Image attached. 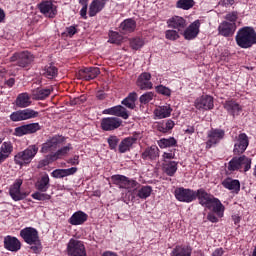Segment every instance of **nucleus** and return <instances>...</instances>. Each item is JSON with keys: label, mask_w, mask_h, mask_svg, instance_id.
<instances>
[{"label": "nucleus", "mask_w": 256, "mask_h": 256, "mask_svg": "<svg viewBox=\"0 0 256 256\" xmlns=\"http://www.w3.org/2000/svg\"><path fill=\"white\" fill-rule=\"evenodd\" d=\"M196 197L198 198L200 205L207 209H212L213 213H216L217 217H223V213H225V206H223L219 199L213 197V195L207 193L204 189L197 190Z\"/></svg>", "instance_id": "f257e3e1"}, {"label": "nucleus", "mask_w": 256, "mask_h": 256, "mask_svg": "<svg viewBox=\"0 0 256 256\" xmlns=\"http://www.w3.org/2000/svg\"><path fill=\"white\" fill-rule=\"evenodd\" d=\"M235 41L241 49H249L256 44V32L253 27L244 26L240 28L235 36Z\"/></svg>", "instance_id": "f03ea898"}, {"label": "nucleus", "mask_w": 256, "mask_h": 256, "mask_svg": "<svg viewBox=\"0 0 256 256\" xmlns=\"http://www.w3.org/2000/svg\"><path fill=\"white\" fill-rule=\"evenodd\" d=\"M20 236L28 245H31L30 249L34 253H40L42 246L39 239V232L32 227L24 228L20 231Z\"/></svg>", "instance_id": "7ed1b4c3"}, {"label": "nucleus", "mask_w": 256, "mask_h": 256, "mask_svg": "<svg viewBox=\"0 0 256 256\" xmlns=\"http://www.w3.org/2000/svg\"><path fill=\"white\" fill-rule=\"evenodd\" d=\"M66 253L68 256H87L85 242L77 238H71L67 243Z\"/></svg>", "instance_id": "20e7f679"}, {"label": "nucleus", "mask_w": 256, "mask_h": 256, "mask_svg": "<svg viewBox=\"0 0 256 256\" xmlns=\"http://www.w3.org/2000/svg\"><path fill=\"white\" fill-rule=\"evenodd\" d=\"M38 151V147H36L35 145H31L24 151L19 152L14 157L16 165L23 166L31 163V161H33V158L37 155Z\"/></svg>", "instance_id": "39448f33"}, {"label": "nucleus", "mask_w": 256, "mask_h": 256, "mask_svg": "<svg viewBox=\"0 0 256 256\" xmlns=\"http://www.w3.org/2000/svg\"><path fill=\"white\" fill-rule=\"evenodd\" d=\"M33 59V54H31L29 51L17 52L10 57L11 63L16 62V65L22 68L29 67V65L33 63Z\"/></svg>", "instance_id": "423d86ee"}, {"label": "nucleus", "mask_w": 256, "mask_h": 256, "mask_svg": "<svg viewBox=\"0 0 256 256\" xmlns=\"http://www.w3.org/2000/svg\"><path fill=\"white\" fill-rule=\"evenodd\" d=\"M174 195L176 199L182 203H191L197 199V192L183 187L177 188Z\"/></svg>", "instance_id": "0eeeda50"}, {"label": "nucleus", "mask_w": 256, "mask_h": 256, "mask_svg": "<svg viewBox=\"0 0 256 256\" xmlns=\"http://www.w3.org/2000/svg\"><path fill=\"white\" fill-rule=\"evenodd\" d=\"M36 117H39V112L29 108L13 112L10 115L11 121L14 122L27 121V119H36Z\"/></svg>", "instance_id": "6e6552de"}, {"label": "nucleus", "mask_w": 256, "mask_h": 256, "mask_svg": "<svg viewBox=\"0 0 256 256\" xmlns=\"http://www.w3.org/2000/svg\"><path fill=\"white\" fill-rule=\"evenodd\" d=\"M64 141L65 137L63 136H53L42 144L41 153H53V151H56L57 147Z\"/></svg>", "instance_id": "1a4fd4ad"}, {"label": "nucleus", "mask_w": 256, "mask_h": 256, "mask_svg": "<svg viewBox=\"0 0 256 256\" xmlns=\"http://www.w3.org/2000/svg\"><path fill=\"white\" fill-rule=\"evenodd\" d=\"M237 31V23L222 21L218 26V35L221 37H233Z\"/></svg>", "instance_id": "9d476101"}, {"label": "nucleus", "mask_w": 256, "mask_h": 256, "mask_svg": "<svg viewBox=\"0 0 256 256\" xmlns=\"http://www.w3.org/2000/svg\"><path fill=\"white\" fill-rule=\"evenodd\" d=\"M200 27H201V22L199 20H196L193 23H191L187 28H185L183 32H181V35H183L186 41H191L197 38V35H199Z\"/></svg>", "instance_id": "9b49d317"}, {"label": "nucleus", "mask_w": 256, "mask_h": 256, "mask_svg": "<svg viewBox=\"0 0 256 256\" xmlns=\"http://www.w3.org/2000/svg\"><path fill=\"white\" fill-rule=\"evenodd\" d=\"M21 185H23V180L16 179L13 185L10 186L9 194L13 201H22L27 195L21 192Z\"/></svg>", "instance_id": "f8f14e48"}, {"label": "nucleus", "mask_w": 256, "mask_h": 256, "mask_svg": "<svg viewBox=\"0 0 256 256\" xmlns=\"http://www.w3.org/2000/svg\"><path fill=\"white\" fill-rule=\"evenodd\" d=\"M101 70L98 67H88L79 70L77 77L78 79H84V81H91L96 79L98 75H100Z\"/></svg>", "instance_id": "ddd939ff"}, {"label": "nucleus", "mask_w": 256, "mask_h": 256, "mask_svg": "<svg viewBox=\"0 0 256 256\" xmlns=\"http://www.w3.org/2000/svg\"><path fill=\"white\" fill-rule=\"evenodd\" d=\"M247 147H249V137L245 133L239 134L237 142L234 144L235 155H241V153H245V151H247Z\"/></svg>", "instance_id": "4468645a"}, {"label": "nucleus", "mask_w": 256, "mask_h": 256, "mask_svg": "<svg viewBox=\"0 0 256 256\" xmlns=\"http://www.w3.org/2000/svg\"><path fill=\"white\" fill-rule=\"evenodd\" d=\"M168 27L175 29L179 33H183L187 29V20L181 16H174L167 21Z\"/></svg>", "instance_id": "2eb2a0df"}, {"label": "nucleus", "mask_w": 256, "mask_h": 256, "mask_svg": "<svg viewBox=\"0 0 256 256\" xmlns=\"http://www.w3.org/2000/svg\"><path fill=\"white\" fill-rule=\"evenodd\" d=\"M225 136L223 130L214 129L208 132V140L206 142V149H211L213 145H217L221 139Z\"/></svg>", "instance_id": "dca6fc26"}, {"label": "nucleus", "mask_w": 256, "mask_h": 256, "mask_svg": "<svg viewBox=\"0 0 256 256\" xmlns=\"http://www.w3.org/2000/svg\"><path fill=\"white\" fill-rule=\"evenodd\" d=\"M73 149V146L71 144H67V146H64L57 150L56 153L50 154L46 156V158L43 160L44 165H49V163H53V161H57L60 157H63L69 153Z\"/></svg>", "instance_id": "f3484780"}, {"label": "nucleus", "mask_w": 256, "mask_h": 256, "mask_svg": "<svg viewBox=\"0 0 256 256\" xmlns=\"http://www.w3.org/2000/svg\"><path fill=\"white\" fill-rule=\"evenodd\" d=\"M38 8L40 9V13L46 15V17H49L50 19H53V17L57 15V7H55L51 1H44L40 3Z\"/></svg>", "instance_id": "a211bd4d"}, {"label": "nucleus", "mask_w": 256, "mask_h": 256, "mask_svg": "<svg viewBox=\"0 0 256 256\" xmlns=\"http://www.w3.org/2000/svg\"><path fill=\"white\" fill-rule=\"evenodd\" d=\"M223 107L229 115H232V117H237L243 113V107L239 105L235 100H227L223 104Z\"/></svg>", "instance_id": "6ab92c4d"}, {"label": "nucleus", "mask_w": 256, "mask_h": 256, "mask_svg": "<svg viewBox=\"0 0 256 256\" xmlns=\"http://www.w3.org/2000/svg\"><path fill=\"white\" fill-rule=\"evenodd\" d=\"M196 109H205V111H209L213 109V97L209 95H204L195 100Z\"/></svg>", "instance_id": "aec40b11"}, {"label": "nucleus", "mask_w": 256, "mask_h": 256, "mask_svg": "<svg viewBox=\"0 0 256 256\" xmlns=\"http://www.w3.org/2000/svg\"><path fill=\"white\" fill-rule=\"evenodd\" d=\"M136 85L142 91H147V89H153V83L151 82V74L147 72L142 73L138 77Z\"/></svg>", "instance_id": "412c9836"}, {"label": "nucleus", "mask_w": 256, "mask_h": 256, "mask_svg": "<svg viewBox=\"0 0 256 256\" xmlns=\"http://www.w3.org/2000/svg\"><path fill=\"white\" fill-rule=\"evenodd\" d=\"M103 114L115 115L116 117H122V119H129V113L127 112V109L121 105L105 109Z\"/></svg>", "instance_id": "4be33fe9"}, {"label": "nucleus", "mask_w": 256, "mask_h": 256, "mask_svg": "<svg viewBox=\"0 0 256 256\" xmlns=\"http://www.w3.org/2000/svg\"><path fill=\"white\" fill-rule=\"evenodd\" d=\"M107 1L109 0H93L89 6V11H88L89 17H95L97 13H101V11L105 9V5H107Z\"/></svg>", "instance_id": "5701e85b"}, {"label": "nucleus", "mask_w": 256, "mask_h": 256, "mask_svg": "<svg viewBox=\"0 0 256 256\" xmlns=\"http://www.w3.org/2000/svg\"><path fill=\"white\" fill-rule=\"evenodd\" d=\"M123 121L117 117H108L101 120L102 129H119Z\"/></svg>", "instance_id": "b1692460"}, {"label": "nucleus", "mask_w": 256, "mask_h": 256, "mask_svg": "<svg viewBox=\"0 0 256 256\" xmlns=\"http://www.w3.org/2000/svg\"><path fill=\"white\" fill-rule=\"evenodd\" d=\"M4 247L8 251L17 252L21 249V241L13 236H6L4 238Z\"/></svg>", "instance_id": "393cba45"}, {"label": "nucleus", "mask_w": 256, "mask_h": 256, "mask_svg": "<svg viewBox=\"0 0 256 256\" xmlns=\"http://www.w3.org/2000/svg\"><path fill=\"white\" fill-rule=\"evenodd\" d=\"M51 88H35L32 90V99L35 101H43L51 95Z\"/></svg>", "instance_id": "a878e982"}, {"label": "nucleus", "mask_w": 256, "mask_h": 256, "mask_svg": "<svg viewBox=\"0 0 256 256\" xmlns=\"http://www.w3.org/2000/svg\"><path fill=\"white\" fill-rule=\"evenodd\" d=\"M173 112V109L171 108V105L167 104L164 106H158L154 110L155 117H158V119H167V117H171V113Z\"/></svg>", "instance_id": "bb28decb"}, {"label": "nucleus", "mask_w": 256, "mask_h": 256, "mask_svg": "<svg viewBox=\"0 0 256 256\" xmlns=\"http://www.w3.org/2000/svg\"><path fill=\"white\" fill-rule=\"evenodd\" d=\"M75 173H77V167L56 169L51 173V175L54 179H63V177H69V175H75Z\"/></svg>", "instance_id": "cd10ccee"}, {"label": "nucleus", "mask_w": 256, "mask_h": 256, "mask_svg": "<svg viewBox=\"0 0 256 256\" xmlns=\"http://www.w3.org/2000/svg\"><path fill=\"white\" fill-rule=\"evenodd\" d=\"M37 191H41V193H47L49 191V187H51L49 175L44 174L41 178L36 182L35 185Z\"/></svg>", "instance_id": "c85d7f7f"}, {"label": "nucleus", "mask_w": 256, "mask_h": 256, "mask_svg": "<svg viewBox=\"0 0 256 256\" xmlns=\"http://www.w3.org/2000/svg\"><path fill=\"white\" fill-rule=\"evenodd\" d=\"M87 218L88 216L85 212L77 211L69 218L68 223H70V225H83V223L87 221Z\"/></svg>", "instance_id": "c756f323"}, {"label": "nucleus", "mask_w": 256, "mask_h": 256, "mask_svg": "<svg viewBox=\"0 0 256 256\" xmlns=\"http://www.w3.org/2000/svg\"><path fill=\"white\" fill-rule=\"evenodd\" d=\"M11 153H13V144L11 142H4L0 148V163H4L9 159Z\"/></svg>", "instance_id": "7c9ffc66"}, {"label": "nucleus", "mask_w": 256, "mask_h": 256, "mask_svg": "<svg viewBox=\"0 0 256 256\" xmlns=\"http://www.w3.org/2000/svg\"><path fill=\"white\" fill-rule=\"evenodd\" d=\"M159 157V148L155 145L150 146L144 150L142 153V159H149L150 161H155Z\"/></svg>", "instance_id": "2f4dec72"}, {"label": "nucleus", "mask_w": 256, "mask_h": 256, "mask_svg": "<svg viewBox=\"0 0 256 256\" xmlns=\"http://www.w3.org/2000/svg\"><path fill=\"white\" fill-rule=\"evenodd\" d=\"M16 107H20V109H25L26 107H29L31 105V97H29V94L27 92L21 93L16 98Z\"/></svg>", "instance_id": "473e14b6"}, {"label": "nucleus", "mask_w": 256, "mask_h": 256, "mask_svg": "<svg viewBox=\"0 0 256 256\" xmlns=\"http://www.w3.org/2000/svg\"><path fill=\"white\" fill-rule=\"evenodd\" d=\"M135 27H137V22L133 19H126L120 24V29L124 34L133 33Z\"/></svg>", "instance_id": "72a5a7b5"}, {"label": "nucleus", "mask_w": 256, "mask_h": 256, "mask_svg": "<svg viewBox=\"0 0 256 256\" xmlns=\"http://www.w3.org/2000/svg\"><path fill=\"white\" fill-rule=\"evenodd\" d=\"M177 165L178 163L175 161H165L163 164V171L168 175L169 177H173L175 173H177Z\"/></svg>", "instance_id": "f704fd0d"}, {"label": "nucleus", "mask_w": 256, "mask_h": 256, "mask_svg": "<svg viewBox=\"0 0 256 256\" xmlns=\"http://www.w3.org/2000/svg\"><path fill=\"white\" fill-rule=\"evenodd\" d=\"M137 141L136 138L129 137L122 140V142L119 145V152L120 153H127L131 147H133V144Z\"/></svg>", "instance_id": "c9c22d12"}, {"label": "nucleus", "mask_w": 256, "mask_h": 256, "mask_svg": "<svg viewBox=\"0 0 256 256\" xmlns=\"http://www.w3.org/2000/svg\"><path fill=\"white\" fill-rule=\"evenodd\" d=\"M222 185L225 189H229V191H239V189H241V183H239V180H233L231 178L224 180Z\"/></svg>", "instance_id": "e433bc0d"}, {"label": "nucleus", "mask_w": 256, "mask_h": 256, "mask_svg": "<svg viewBox=\"0 0 256 256\" xmlns=\"http://www.w3.org/2000/svg\"><path fill=\"white\" fill-rule=\"evenodd\" d=\"M137 101V93L132 92L122 101V105L128 109H135V102Z\"/></svg>", "instance_id": "4c0bfd02"}, {"label": "nucleus", "mask_w": 256, "mask_h": 256, "mask_svg": "<svg viewBox=\"0 0 256 256\" xmlns=\"http://www.w3.org/2000/svg\"><path fill=\"white\" fill-rule=\"evenodd\" d=\"M111 179L114 185L119 186L120 189H125V187H127V181L129 180V178L124 175H114Z\"/></svg>", "instance_id": "58836bf2"}, {"label": "nucleus", "mask_w": 256, "mask_h": 256, "mask_svg": "<svg viewBox=\"0 0 256 256\" xmlns=\"http://www.w3.org/2000/svg\"><path fill=\"white\" fill-rule=\"evenodd\" d=\"M172 256H191V248L187 246H176L172 251Z\"/></svg>", "instance_id": "ea45409f"}, {"label": "nucleus", "mask_w": 256, "mask_h": 256, "mask_svg": "<svg viewBox=\"0 0 256 256\" xmlns=\"http://www.w3.org/2000/svg\"><path fill=\"white\" fill-rule=\"evenodd\" d=\"M151 193H153V188L151 186H142L137 190L136 196L139 197V199H147L151 197Z\"/></svg>", "instance_id": "a19ab883"}, {"label": "nucleus", "mask_w": 256, "mask_h": 256, "mask_svg": "<svg viewBox=\"0 0 256 256\" xmlns=\"http://www.w3.org/2000/svg\"><path fill=\"white\" fill-rule=\"evenodd\" d=\"M240 170L243 169L244 173H247L249 169H251V158L247 156H240L238 157Z\"/></svg>", "instance_id": "79ce46f5"}, {"label": "nucleus", "mask_w": 256, "mask_h": 256, "mask_svg": "<svg viewBox=\"0 0 256 256\" xmlns=\"http://www.w3.org/2000/svg\"><path fill=\"white\" fill-rule=\"evenodd\" d=\"M158 145L161 149H166V147H175L177 145V140L175 138H162L158 141Z\"/></svg>", "instance_id": "37998d69"}, {"label": "nucleus", "mask_w": 256, "mask_h": 256, "mask_svg": "<svg viewBox=\"0 0 256 256\" xmlns=\"http://www.w3.org/2000/svg\"><path fill=\"white\" fill-rule=\"evenodd\" d=\"M195 5L194 0H178L176 3V7L178 9H183L184 11H189Z\"/></svg>", "instance_id": "c03bdc74"}, {"label": "nucleus", "mask_w": 256, "mask_h": 256, "mask_svg": "<svg viewBox=\"0 0 256 256\" xmlns=\"http://www.w3.org/2000/svg\"><path fill=\"white\" fill-rule=\"evenodd\" d=\"M57 73L58 69L53 64H49L44 68V75L47 77V79H53L54 77H57Z\"/></svg>", "instance_id": "a18cd8bd"}, {"label": "nucleus", "mask_w": 256, "mask_h": 256, "mask_svg": "<svg viewBox=\"0 0 256 256\" xmlns=\"http://www.w3.org/2000/svg\"><path fill=\"white\" fill-rule=\"evenodd\" d=\"M32 199H36V201H49V199H51V195L38 190L32 194Z\"/></svg>", "instance_id": "49530a36"}, {"label": "nucleus", "mask_w": 256, "mask_h": 256, "mask_svg": "<svg viewBox=\"0 0 256 256\" xmlns=\"http://www.w3.org/2000/svg\"><path fill=\"white\" fill-rule=\"evenodd\" d=\"M153 97H155V94L153 92H146L140 96L139 101L142 105H147V103L153 101Z\"/></svg>", "instance_id": "de8ad7c7"}, {"label": "nucleus", "mask_w": 256, "mask_h": 256, "mask_svg": "<svg viewBox=\"0 0 256 256\" xmlns=\"http://www.w3.org/2000/svg\"><path fill=\"white\" fill-rule=\"evenodd\" d=\"M229 171H239L241 170V164H239V158H233L228 165Z\"/></svg>", "instance_id": "09e8293b"}, {"label": "nucleus", "mask_w": 256, "mask_h": 256, "mask_svg": "<svg viewBox=\"0 0 256 256\" xmlns=\"http://www.w3.org/2000/svg\"><path fill=\"white\" fill-rule=\"evenodd\" d=\"M224 21H228V23H237V19H239V13L236 11L229 12L228 14L225 15Z\"/></svg>", "instance_id": "8fccbe9b"}, {"label": "nucleus", "mask_w": 256, "mask_h": 256, "mask_svg": "<svg viewBox=\"0 0 256 256\" xmlns=\"http://www.w3.org/2000/svg\"><path fill=\"white\" fill-rule=\"evenodd\" d=\"M143 45H144V43L141 38H133L130 41V47H132L135 51H137L138 49H141V47H143Z\"/></svg>", "instance_id": "3c124183"}, {"label": "nucleus", "mask_w": 256, "mask_h": 256, "mask_svg": "<svg viewBox=\"0 0 256 256\" xmlns=\"http://www.w3.org/2000/svg\"><path fill=\"white\" fill-rule=\"evenodd\" d=\"M165 35L169 41H177L179 39V32L177 30H167Z\"/></svg>", "instance_id": "603ef678"}, {"label": "nucleus", "mask_w": 256, "mask_h": 256, "mask_svg": "<svg viewBox=\"0 0 256 256\" xmlns=\"http://www.w3.org/2000/svg\"><path fill=\"white\" fill-rule=\"evenodd\" d=\"M37 129H16L14 135L16 137H23V135H29V133H36Z\"/></svg>", "instance_id": "864d4df0"}, {"label": "nucleus", "mask_w": 256, "mask_h": 256, "mask_svg": "<svg viewBox=\"0 0 256 256\" xmlns=\"http://www.w3.org/2000/svg\"><path fill=\"white\" fill-rule=\"evenodd\" d=\"M156 91L160 95H165L166 97H171V89L163 85L156 86Z\"/></svg>", "instance_id": "5fc2aeb1"}, {"label": "nucleus", "mask_w": 256, "mask_h": 256, "mask_svg": "<svg viewBox=\"0 0 256 256\" xmlns=\"http://www.w3.org/2000/svg\"><path fill=\"white\" fill-rule=\"evenodd\" d=\"M137 187H139V183L137 181L128 179L124 189H127V191H135Z\"/></svg>", "instance_id": "6e6d98bb"}, {"label": "nucleus", "mask_w": 256, "mask_h": 256, "mask_svg": "<svg viewBox=\"0 0 256 256\" xmlns=\"http://www.w3.org/2000/svg\"><path fill=\"white\" fill-rule=\"evenodd\" d=\"M108 42L119 44L121 42V35H119L117 32H111Z\"/></svg>", "instance_id": "4d7b16f0"}, {"label": "nucleus", "mask_w": 256, "mask_h": 256, "mask_svg": "<svg viewBox=\"0 0 256 256\" xmlns=\"http://www.w3.org/2000/svg\"><path fill=\"white\" fill-rule=\"evenodd\" d=\"M16 129H41L39 123H30L26 125H22L20 127H16Z\"/></svg>", "instance_id": "13d9d810"}, {"label": "nucleus", "mask_w": 256, "mask_h": 256, "mask_svg": "<svg viewBox=\"0 0 256 256\" xmlns=\"http://www.w3.org/2000/svg\"><path fill=\"white\" fill-rule=\"evenodd\" d=\"M118 143H119V139H117V137L111 136L110 138H108V144L110 149H115Z\"/></svg>", "instance_id": "bf43d9fd"}, {"label": "nucleus", "mask_w": 256, "mask_h": 256, "mask_svg": "<svg viewBox=\"0 0 256 256\" xmlns=\"http://www.w3.org/2000/svg\"><path fill=\"white\" fill-rule=\"evenodd\" d=\"M77 33V28L75 26H69L66 28V34L68 37H73Z\"/></svg>", "instance_id": "052dcab7"}, {"label": "nucleus", "mask_w": 256, "mask_h": 256, "mask_svg": "<svg viewBox=\"0 0 256 256\" xmlns=\"http://www.w3.org/2000/svg\"><path fill=\"white\" fill-rule=\"evenodd\" d=\"M163 159H164V161H165V159H175V149L170 150L169 152H164Z\"/></svg>", "instance_id": "680f3d73"}, {"label": "nucleus", "mask_w": 256, "mask_h": 256, "mask_svg": "<svg viewBox=\"0 0 256 256\" xmlns=\"http://www.w3.org/2000/svg\"><path fill=\"white\" fill-rule=\"evenodd\" d=\"M207 219L208 221H211V223H217L219 221V219L217 218V216H215V213L213 212L208 213Z\"/></svg>", "instance_id": "e2e57ef3"}, {"label": "nucleus", "mask_w": 256, "mask_h": 256, "mask_svg": "<svg viewBox=\"0 0 256 256\" xmlns=\"http://www.w3.org/2000/svg\"><path fill=\"white\" fill-rule=\"evenodd\" d=\"M70 165H79V155H75L73 158L68 159Z\"/></svg>", "instance_id": "0e129e2a"}, {"label": "nucleus", "mask_w": 256, "mask_h": 256, "mask_svg": "<svg viewBox=\"0 0 256 256\" xmlns=\"http://www.w3.org/2000/svg\"><path fill=\"white\" fill-rule=\"evenodd\" d=\"M81 103H83V99L82 98H74L72 100H70V105H81Z\"/></svg>", "instance_id": "69168bd1"}, {"label": "nucleus", "mask_w": 256, "mask_h": 256, "mask_svg": "<svg viewBox=\"0 0 256 256\" xmlns=\"http://www.w3.org/2000/svg\"><path fill=\"white\" fill-rule=\"evenodd\" d=\"M223 253H225L223 248H217L215 249L211 256H223Z\"/></svg>", "instance_id": "338daca9"}, {"label": "nucleus", "mask_w": 256, "mask_h": 256, "mask_svg": "<svg viewBox=\"0 0 256 256\" xmlns=\"http://www.w3.org/2000/svg\"><path fill=\"white\" fill-rule=\"evenodd\" d=\"M102 256H119V255H117V253L115 252L106 251L102 254Z\"/></svg>", "instance_id": "774afa93"}]
</instances>
